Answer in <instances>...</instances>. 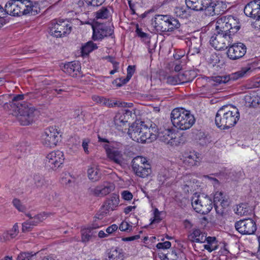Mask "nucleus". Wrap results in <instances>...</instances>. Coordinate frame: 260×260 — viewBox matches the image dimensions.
<instances>
[{"mask_svg":"<svg viewBox=\"0 0 260 260\" xmlns=\"http://www.w3.org/2000/svg\"><path fill=\"white\" fill-rule=\"evenodd\" d=\"M240 28V22L236 17L229 15L218 18L216 22L217 34L210 38V44L218 50L226 48L233 42L232 35Z\"/></svg>","mask_w":260,"mask_h":260,"instance_id":"obj_1","label":"nucleus"},{"mask_svg":"<svg viewBox=\"0 0 260 260\" xmlns=\"http://www.w3.org/2000/svg\"><path fill=\"white\" fill-rule=\"evenodd\" d=\"M24 99V94H18L13 97L11 106L15 108L17 118L22 125H28L34 122L36 109L31 104L21 102Z\"/></svg>","mask_w":260,"mask_h":260,"instance_id":"obj_2","label":"nucleus"},{"mask_svg":"<svg viewBox=\"0 0 260 260\" xmlns=\"http://www.w3.org/2000/svg\"><path fill=\"white\" fill-rule=\"evenodd\" d=\"M240 118L238 109L231 105H224L217 111L215 116V123L221 129H228L234 126Z\"/></svg>","mask_w":260,"mask_h":260,"instance_id":"obj_3","label":"nucleus"},{"mask_svg":"<svg viewBox=\"0 0 260 260\" xmlns=\"http://www.w3.org/2000/svg\"><path fill=\"white\" fill-rule=\"evenodd\" d=\"M171 121L177 129L185 131L189 129L194 123V116L189 111L183 108H175L171 114Z\"/></svg>","mask_w":260,"mask_h":260,"instance_id":"obj_4","label":"nucleus"},{"mask_svg":"<svg viewBox=\"0 0 260 260\" xmlns=\"http://www.w3.org/2000/svg\"><path fill=\"white\" fill-rule=\"evenodd\" d=\"M152 25L156 30L161 32L171 31L180 26L178 20L167 15H156Z\"/></svg>","mask_w":260,"mask_h":260,"instance_id":"obj_5","label":"nucleus"},{"mask_svg":"<svg viewBox=\"0 0 260 260\" xmlns=\"http://www.w3.org/2000/svg\"><path fill=\"white\" fill-rule=\"evenodd\" d=\"M191 205L193 209L202 214L208 213L213 207L212 200L204 194H193L191 199Z\"/></svg>","mask_w":260,"mask_h":260,"instance_id":"obj_6","label":"nucleus"},{"mask_svg":"<svg viewBox=\"0 0 260 260\" xmlns=\"http://www.w3.org/2000/svg\"><path fill=\"white\" fill-rule=\"evenodd\" d=\"M59 133L55 127H49L42 133L40 141L45 147L53 148L60 140Z\"/></svg>","mask_w":260,"mask_h":260,"instance_id":"obj_7","label":"nucleus"},{"mask_svg":"<svg viewBox=\"0 0 260 260\" xmlns=\"http://www.w3.org/2000/svg\"><path fill=\"white\" fill-rule=\"evenodd\" d=\"M132 167L136 175L142 178L147 177L151 172L147 159L142 156H138L133 159Z\"/></svg>","mask_w":260,"mask_h":260,"instance_id":"obj_8","label":"nucleus"},{"mask_svg":"<svg viewBox=\"0 0 260 260\" xmlns=\"http://www.w3.org/2000/svg\"><path fill=\"white\" fill-rule=\"evenodd\" d=\"M49 29L51 36L60 38L69 34L71 31V26L67 21L53 20L50 23Z\"/></svg>","mask_w":260,"mask_h":260,"instance_id":"obj_9","label":"nucleus"},{"mask_svg":"<svg viewBox=\"0 0 260 260\" xmlns=\"http://www.w3.org/2000/svg\"><path fill=\"white\" fill-rule=\"evenodd\" d=\"M251 72L252 70L251 67L248 65L246 67L242 68L240 70L235 73H232L229 76H218L213 77H212V80L217 84L226 83L230 80L234 81L243 77H245L250 75Z\"/></svg>","mask_w":260,"mask_h":260,"instance_id":"obj_10","label":"nucleus"},{"mask_svg":"<svg viewBox=\"0 0 260 260\" xmlns=\"http://www.w3.org/2000/svg\"><path fill=\"white\" fill-rule=\"evenodd\" d=\"M236 229L241 234L252 235L256 230L255 221L250 218L240 220L235 223Z\"/></svg>","mask_w":260,"mask_h":260,"instance_id":"obj_11","label":"nucleus"},{"mask_svg":"<svg viewBox=\"0 0 260 260\" xmlns=\"http://www.w3.org/2000/svg\"><path fill=\"white\" fill-rule=\"evenodd\" d=\"M64 156L62 151H54L48 153L46 156L45 164L52 169H55L63 164Z\"/></svg>","mask_w":260,"mask_h":260,"instance_id":"obj_12","label":"nucleus"},{"mask_svg":"<svg viewBox=\"0 0 260 260\" xmlns=\"http://www.w3.org/2000/svg\"><path fill=\"white\" fill-rule=\"evenodd\" d=\"M157 137L169 146H177L180 143V139L170 129H166L159 133L157 132Z\"/></svg>","mask_w":260,"mask_h":260,"instance_id":"obj_13","label":"nucleus"},{"mask_svg":"<svg viewBox=\"0 0 260 260\" xmlns=\"http://www.w3.org/2000/svg\"><path fill=\"white\" fill-rule=\"evenodd\" d=\"M114 188L115 185L113 183L105 182L102 184L90 187L88 192L91 195L95 197H104L112 191Z\"/></svg>","mask_w":260,"mask_h":260,"instance_id":"obj_14","label":"nucleus"},{"mask_svg":"<svg viewBox=\"0 0 260 260\" xmlns=\"http://www.w3.org/2000/svg\"><path fill=\"white\" fill-rule=\"evenodd\" d=\"M227 51L228 57L232 60H236L242 57L246 52V47L241 43H238L229 45Z\"/></svg>","mask_w":260,"mask_h":260,"instance_id":"obj_15","label":"nucleus"},{"mask_svg":"<svg viewBox=\"0 0 260 260\" xmlns=\"http://www.w3.org/2000/svg\"><path fill=\"white\" fill-rule=\"evenodd\" d=\"M143 122L139 123L133 124L129 128L128 134L133 140L139 143H146V138L144 136Z\"/></svg>","mask_w":260,"mask_h":260,"instance_id":"obj_16","label":"nucleus"},{"mask_svg":"<svg viewBox=\"0 0 260 260\" xmlns=\"http://www.w3.org/2000/svg\"><path fill=\"white\" fill-rule=\"evenodd\" d=\"M229 198L226 194L221 191H217L214 196V205L217 212L222 214V209L229 206Z\"/></svg>","mask_w":260,"mask_h":260,"instance_id":"obj_17","label":"nucleus"},{"mask_svg":"<svg viewBox=\"0 0 260 260\" xmlns=\"http://www.w3.org/2000/svg\"><path fill=\"white\" fill-rule=\"evenodd\" d=\"M93 36L94 40H102L105 37L111 36L113 34V29L111 27L105 26L103 24H100L92 26Z\"/></svg>","mask_w":260,"mask_h":260,"instance_id":"obj_18","label":"nucleus"},{"mask_svg":"<svg viewBox=\"0 0 260 260\" xmlns=\"http://www.w3.org/2000/svg\"><path fill=\"white\" fill-rule=\"evenodd\" d=\"M21 1L11 0L5 4L4 8V16L6 14L16 16L21 15Z\"/></svg>","mask_w":260,"mask_h":260,"instance_id":"obj_19","label":"nucleus"},{"mask_svg":"<svg viewBox=\"0 0 260 260\" xmlns=\"http://www.w3.org/2000/svg\"><path fill=\"white\" fill-rule=\"evenodd\" d=\"M216 4L212 0L198 1L193 10L197 11H205L206 15H214Z\"/></svg>","mask_w":260,"mask_h":260,"instance_id":"obj_20","label":"nucleus"},{"mask_svg":"<svg viewBox=\"0 0 260 260\" xmlns=\"http://www.w3.org/2000/svg\"><path fill=\"white\" fill-rule=\"evenodd\" d=\"M132 114V111L127 109H122L116 113L114 122L118 129L121 130V128L126 125L128 120L131 117Z\"/></svg>","mask_w":260,"mask_h":260,"instance_id":"obj_21","label":"nucleus"},{"mask_svg":"<svg viewBox=\"0 0 260 260\" xmlns=\"http://www.w3.org/2000/svg\"><path fill=\"white\" fill-rule=\"evenodd\" d=\"M103 147L106 150L107 157L111 161L120 165L123 163V156L121 151L107 144H105Z\"/></svg>","mask_w":260,"mask_h":260,"instance_id":"obj_22","label":"nucleus"},{"mask_svg":"<svg viewBox=\"0 0 260 260\" xmlns=\"http://www.w3.org/2000/svg\"><path fill=\"white\" fill-rule=\"evenodd\" d=\"M119 203V199L117 194H113L104 203L100 212L102 216H105L114 211L118 207Z\"/></svg>","mask_w":260,"mask_h":260,"instance_id":"obj_23","label":"nucleus"},{"mask_svg":"<svg viewBox=\"0 0 260 260\" xmlns=\"http://www.w3.org/2000/svg\"><path fill=\"white\" fill-rule=\"evenodd\" d=\"M244 13L248 17L255 19L260 16V0H254L245 7Z\"/></svg>","mask_w":260,"mask_h":260,"instance_id":"obj_24","label":"nucleus"},{"mask_svg":"<svg viewBox=\"0 0 260 260\" xmlns=\"http://www.w3.org/2000/svg\"><path fill=\"white\" fill-rule=\"evenodd\" d=\"M180 159L184 165L188 167L198 166L201 159L199 154L194 151L184 153Z\"/></svg>","mask_w":260,"mask_h":260,"instance_id":"obj_25","label":"nucleus"},{"mask_svg":"<svg viewBox=\"0 0 260 260\" xmlns=\"http://www.w3.org/2000/svg\"><path fill=\"white\" fill-rule=\"evenodd\" d=\"M21 5V15L29 14L31 15H36L40 13V7L36 5L35 3H32L28 0H22Z\"/></svg>","mask_w":260,"mask_h":260,"instance_id":"obj_26","label":"nucleus"},{"mask_svg":"<svg viewBox=\"0 0 260 260\" xmlns=\"http://www.w3.org/2000/svg\"><path fill=\"white\" fill-rule=\"evenodd\" d=\"M101 226L93 224L92 226L82 229L81 230L82 242L86 244L93 238L95 237L96 234L95 229L100 228Z\"/></svg>","mask_w":260,"mask_h":260,"instance_id":"obj_27","label":"nucleus"},{"mask_svg":"<svg viewBox=\"0 0 260 260\" xmlns=\"http://www.w3.org/2000/svg\"><path fill=\"white\" fill-rule=\"evenodd\" d=\"M207 233L199 229H193L188 234V239L191 242L202 243L206 239Z\"/></svg>","mask_w":260,"mask_h":260,"instance_id":"obj_28","label":"nucleus"},{"mask_svg":"<svg viewBox=\"0 0 260 260\" xmlns=\"http://www.w3.org/2000/svg\"><path fill=\"white\" fill-rule=\"evenodd\" d=\"M63 72L71 76H76L81 70V66L79 62H68L64 65Z\"/></svg>","mask_w":260,"mask_h":260,"instance_id":"obj_29","label":"nucleus"},{"mask_svg":"<svg viewBox=\"0 0 260 260\" xmlns=\"http://www.w3.org/2000/svg\"><path fill=\"white\" fill-rule=\"evenodd\" d=\"M144 136L146 137V143H150L157 138L156 128L155 127H148L144 122H143V128Z\"/></svg>","mask_w":260,"mask_h":260,"instance_id":"obj_30","label":"nucleus"},{"mask_svg":"<svg viewBox=\"0 0 260 260\" xmlns=\"http://www.w3.org/2000/svg\"><path fill=\"white\" fill-rule=\"evenodd\" d=\"M205 241L203 242L204 243L203 247L204 249L207 250L209 252H211L216 250L218 248V241L215 237L206 236Z\"/></svg>","mask_w":260,"mask_h":260,"instance_id":"obj_31","label":"nucleus"},{"mask_svg":"<svg viewBox=\"0 0 260 260\" xmlns=\"http://www.w3.org/2000/svg\"><path fill=\"white\" fill-rule=\"evenodd\" d=\"M166 82L169 84L175 85L182 84L188 81L184 74H178L174 76H168L165 78Z\"/></svg>","mask_w":260,"mask_h":260,"instance_id":"obj_32","label":"nucleus"},{"mask_svg":"<svg viewBox=\"0 0 260 260\" xmlns=\"http://www.w3.org/2000/svg\"><path fill=\"white\" fill-rule=\"evenodd\" d=\"M87 176L89 180L93 182L99 181L101 177V173L96 165L92 164L88 167Z\"/></svg>","mask_w":260,"mask_h":260,"instance_id":"obj_33","label":"nucleus"},{"mask_svg":"<svg viewBox=\"0 0 260 260\" xmlns=\"http://www.w3.org/2000/svg\"><path fill=\"white\" fill-rule=\"evenodd\" d=\"M19 233L18 226L15 223L13 228L7 232H4L0 236V240L2 242H6L16 237Z\"/></svg>","mask_w":260,"mask_h":260,"instance_id":"obj_34","label":"nucleus"},{"mask_svg":"<svg viewBox=\"0 0 260 260\" xmlns=\"http://www.w3.org/2000/svg\"><path fill=\"white\" fill-rule=\"evenodd\" d=\"M174 15L179 18L182 19H187L191 16V10L187 7L177 6L176 7L173 11Z\"/></svg>","mask_w":260,"mask_h":260,"instance_id":"obj_35","label":"nucleus"},{"mask_svg":"<svg viewBox=\"0 0 260 260\" xmlns=\"http://www.w3.org/2000/svg\"><path fill=\"white\" fill-rule=\"evenodd\" d=\"M107 257L108 260H123L122 250L118 248H112L107 252Z\"/></svg>","mask_w":260,"mask_h":260,"instance_id":"obj_36","label":"nucleus"},{"mask_svg":"<svg viewBox=\"0 0 260 260\" xmlns=\"http://www.w3.org/2000/svg\"><path fill=\"white\" fill-rule=\"evenodd\" d=\"M246 104L249 107H255L260 104V95L257 93H249L245 96Z\"/></svg>","mask_w":260,"mask_h":260,"instance_id":"obj_37","label":"nucleus"},{"mask_svg":"<svg viewBox=\"0 0 260 260\" xmlns=\"http://www.w3.org/2000/svg\"><path fill=\"white\" fill-rule=\"evenodd\" d=\"M234 210L235 213L240 216L247 215L251 211L249 207L245 203L239 204Z\"/></svg>","mask_w":260,"mask_h":260,"instance_id":"obj_38","label":"nucleus"},{"mask_svg":"<svg viewBox=\"0 0 260 260\" xmlns=\"http://www.w3.org/2000/svg\"><path fill=\"white\" fill-rule=\"evenodd\" d=\"M26 215L29 217V219L32 223L35 224V226H37L38 224L43 221L47 217L46 214L45 213L38 214L34 217H31L30 214H27Z\"/></svg>","mask_w":260,"mask_h":260,"instance_id":"obj_39","label":"nucleus"},{"mask_svg":"<svg viewBox=\"0 0 260 260\" xmlns=\"http://www.w3.org/2000/svg\"><path fill=\"white\" fill-rule=\"evenodd\" d=\"M110 10L105 7H102L96 12L95 18L96 19H107L110 16Z\"/></svg>","mask_w":260,"mask_h":260,"instance_id":"obj_40","label":"nucleus"},{"mask_svg":"<svg viewBox=\"0 0 260 260\" xmlns=\"http://www.w3.org/2000/svg\"><path fill=\"white\" fill-rule=\"evenodd\" d=\"M83 114L79 109L75 110L71 113V118L74 119L76 123H82L84 121Z\"/></svg>","mask_w":260,"mask_h":260,"instance_id":"obj_41","label":"nucleus"},{"mask_svg":"<svg viewBox=\"0 0 260 260\" xmlns=\"http://www.w3.org/2000/svg\"><path fill=\"white\" fill-rule=\"evenodd\" d=\"M159 257L162 260H176L178 257L175 250H172L167 253H160Z\"/></svg>","mask_w":260,"mask_h":260,"instance_id":"obj_42","label":"nucleus"},{"mask_svg":"<svg viewBox=\"0 0 260 260\" xmlns=\"http://www.w3.org/2000/svg\"><path fill=\"white\" fill-rule=\"evenodd\" d=\"M97 48L96 45L92 42L87 43L82 47V51L84 54H88Z\"/></svg>","mask_w":260,"mask_h":260,"instance_id":"obj_43","label":"nucleus"},{"mask_svg":"<svg viewBox=\"0 0 260 260\" xmlns=\"http://www.w3.org/2000/svg\"><path fill=\"white\" fill-rule=\"evenodd\" d=\"M34 184L38 187H43L45 184V180L44 177L39 175H35L34 177Z\"/></svg>","mask_w":260,"mask_h":260,"instance_id":"obj_44","label":"nucleus"},{"mask_svg":"<svg viewBox=\"0 0 260 260\" xmlns=\"http://www.w3.org/2000/svg\"><path fill=\"white\" fill-rule=\"evenodd\" d=\"M105 0H83L84 6L97 7L101 5Z\"/></svg>","mask_w":260,"mask_h":260,"instance_id":"obj_45","label":"nucleus"},{"mask_svg":"<svg viewBox=\"0 0 260 260\" xmlns=\"http://www.w3.org/2000/svg\"><path fill=\"white\" fill-rule=\"evenodd\" d=\"M34 224L32 223L29 219L22 223V230L23 232L30 231L34 227Z\"/></svg>","mask_w":260,"mask_h":260,"instance_id":"obj_46","label":"nucleus"},{"mask_svg":"<svg viewBox=\"0 0 260 260\" xmlns=\"http://www.w3.org/2000/svg\"><path fill=\"white\" fill-rule=\"evenodd\" d=\"M13 204L18 211L20 212H25L26 211V207L22 204L19 200L14 199L13 201Z\"/></svg>","mask_w":260,"mask_h":260,"instance_id":"obj_47","label":"nucleus"},{"mask_svg":"<svg viewBox=\"0 0 260 260\" xmlns=\"http://www.w3.org/2000/svg\"><path fill=\"white\" fill-rule=\"evenodd\" d=\"M194 182H192L191 181H187V182L183 185L182 188L186 192H188L189 191H191L194 189Z\"/></svg>","mask_w":260,"mask_h":260,"instance_id":"obj_48","label":"nucleus"},{"mask_svg":"<svg viewBox=\"0 0 260 260\" xmlns=\"http://www.w3.org/2000/svg\"><path fill=\"white\" fill-rule=\"evenodd\" d=\"M90 140L88 139H84L82 140V146L83 148L84 151L86 154L90 153V150L88 148L89 144L90 143Z\"/></svg>","mask_w":260,"mask_h":260,"instance_id":"obj_49","label":"nucleus"},{"mask_svg":"<svg viewBox=\"0 0 260 260\" xmlns=\"http://www.w3.org/2000/svg\"><path fill=\"white\" fill-rule=\"evenodd\" d=\"M171 243L169 241H165L164 242H160L157 244L156 247L158 249H167L170 248Z\"/></svg>","mask_w":260,"mask_h":260,"instance_id":"obj_50","label":"nucleus"},{"mask_svg":"<svg viewBox=\"0 0 260 260\" xmlns=\"http://www.w3.org/2000/svg\"><path fill=\"white\" fill-rule=\"evenodd\" d=\"M33 254L29 253H21L17 257V260H30Z\"/></svg>","mask_w":260,"mask_h":260,"instance_id":"obj_51","label":"nucleus"},{"mask_svg":"<svg viewBox=\"0 0 260 260\" xmlns=\"http://www.w3.org/2000/svg\"><path fill=\"white\" fill-rule=\"evenodd\" d=\"M135 71V66H129L127 67V77L126 78V81L125 82L128 81L130 80V79L131 78L132 76L134 75Z\"/></svg>","mask_w":260,"mask_h":260,"instance_id":"obj_52","label":"nucleus"},{"mask_svg":"<svg viewBox=\"0 0 260 260\" xmlns=\"http://www.w3.org/2000/svg\"><path fill=\"white\" fill-rule=\"evenodd\" d=\"M61 178V182L64 184H70L72 182L71 177L69 174L64 173Z\"/></svg>","mask_w":260,"mask_h":260,"instance_id":"obj_53","label":"nucleus"},{"mask_svg":"<svg viewBox=\"0 0 260 260\" xmlns=\"http://www.w3.org/2000/svg\"><path fill=\"white\" fill-rule=\"evenodd\" d=\"M122 198L126 201H129L133 199V196L132 193L127 190L123 191L121 192Z\"/></svg>","mask_w":260,"mask_h":260,"instance_id":"obj_54","label":"nucleus"},{"mask_svg":"<svg viewBox=\"0 0 260 260\" xmlns=\"http://www.w3.org/2000/svg\"><path fill=\"white\" fill-rule=\"evenodd\" d=\"M36 5H38L40 7V11L48 6V3L46 0H36L34 2Z\"/></svg>","mask_w":260,"mask_h":260,"instance_id":"obj_55","label":"nucleus"},{"mask_svg":"<svg viewBox=\"0 0 260 260\" xmlns=\"http://www.w3.org/2000/svg\"><path fill=\"white\" fill-rule=\"evenodd\" d=\"M132 226L126 221H122L119 225V230L121 231H126L132 228Z\"/></svg>","mask_w":260,"mask_h":260,"instance_id":"obj_56","label":"nucleus"},{"mask_svg":"<svg viewBox=\"0 0 260 260\" xmlns=\"http://www.w3.org/2000/svg\"><path fill=\"white\" fill-rule=\"evenodd\" d=\"M118 229V226L116 224H113L111 226L108 227L106 230L108 234H111L114 232L116 231Z\"/></svg>","mask_w":260,"mask_h":260,"instance_id":"obj_57","label":"nucleus"},{"mask_svg":"<svg viewBox=\"0 0 260 260\" xmlns=\"http://www.w3.org/2000/svg\"><path fill=\"white\" fill-rule=\"evenodd\" d=\"M136 32L137 35L141 38H145L147 37V34L142 31L141 29L139 27L138 25H137Z\"/></svg>","mask_w":260,"mask_h":260,"instance_id":"obj_58","label":"nucleus"},{"mask_svg":"<svg viewBox=\"0 0 260 260\" xmlns=\"http://www.w3.org/2000/svg\"><path fill=\"white\" fill-rule=\"evenodd\" d=\"M4 8L0 5V27L5 24V21L3 18L4 17Z\"/></svg>","mask_w":260,"mask_h":260,"instance_id":"obj_59","label":"nucleus"},{"mask_svg":"<svg viewBox=\"0 0 260 260\" xmlns=\"http://www.w3.org/2000/svg\"><path fill=\"white\" fill-rule=\"evenodd\" d=\"M189 49L190 51L194 50L192 54L194 53H198L200 52L199 47L193 44L192 41L191 42V45L189 47Z\"/></svg>","mask_w":260,"mask_h":260,"instance_id":"obj_60","label":"nucleus"},{"mask_svg":"<svg viewBox=\"0 0 260 260\" xmlns=\"http://www.w3.org/2000/svg\"><path fill=\"white\" fill-rule=\"evenodd\" d=\"M140 238L139 235H135L134 236H131L129 237H125L122 238V241H131L135 240H137Z\"/></svg>","mask_w":260,"mask_h":260,"instance_id":"obj_61","label":"nucleus"},{"mask_svg":"<svg viewBox=\"0 0 260 260\" xmlns=\"http://www.w3.org/2000/svg\"><path fill=\"white\" fill-rule=\"evenodd\" d=\"M136 208V206H129L124 208V212L127 214L133 210H134Z\"/></svg>","mask_w":260,"mask_h":260,"instance_id":"obj_62","label":"nucleus"},{"mask_svg":"<svg viewBox=\"0 0 260 260\" xmlns=\"http://www.w3.org/2000/svg\"><path fill=\"white\" fill-rule=\"evenodd\" d=\"M108 234H106L103 231H100L98 233V236L100 238H105L107 237Z\"/></svg>","mask_w":260,"mask_h":260,"instance_id":"obj_63","label":"nucleus"},{"mask_svg":"<svg viewBox=\"0 0 260 260\" xmlns=\"http://www.w3.org/2000/svg\"><path fill=\"white\" fill-rule=\"evenodd\" d=\"M42 260H55L52 256L48 255L44 256Z\"/></svg>","mask_w":260,"mask_h":260,"instance_id":"obj_64","label":"nucleus"}]
</instances>
